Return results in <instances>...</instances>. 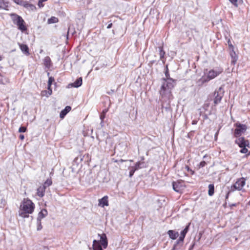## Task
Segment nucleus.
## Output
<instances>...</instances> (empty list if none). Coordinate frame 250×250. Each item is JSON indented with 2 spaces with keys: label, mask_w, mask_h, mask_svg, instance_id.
<instances>
[{
  "label": "nucleus",
  "mask_w": 250,
  "mask_h": 250,
  "mask_svg": "<svg viewBox=\"0 0 250 250\" xmlns=\"http://www.w3.org/2000/svg\"><path fill=\"white\" fill-rule=\"evenodd\" d=\"M112 26V23H110V24H109L107 25V28L108 29H109V28H111Z\"/></svg>",
  "instance_id": "43"
},
{
  "label": "nucleus",
  "mask_w": 250,
  "mask_h": 250,
  "mask_svg": "<svg viewBox=\"0 0 250 250\" xmlns=\"http://www.w3.org/2000/svg\"><path fill=\"white\" fill-rule=\"evenodd\" d=\"M47 75H48V76H49V72H48V73H47Z\"/></svg>",
  "instance_id": "48"
},
{
  "label": "nucleus",
  "mask_w": 250,
  "mask_h": 250,
  "mask_svg": "<svg viewBox=\"0 0 250 250\" xmlns=\"http://www.w3.org/2000/svg\"><path fill=\"white\" fill-rule=\"evenodd\" d=\"M43 1H42V0H40L38 2V6L40 7H42L43 6Z\"/></svg>",
  "instance_id": "38"
},
{
  "label": "nucleus",
  "mask_w": 250,
  "mask_h": 250,
  "mask_svg": "<svg viewBox=\"0 0 250 250\" xmlns=\"http://www.w3.org/2000/svg\"><path fill=\"white\" fill-rule=\"evenodd\" d=\"M7 3L4 0H0V9H6L7 7Z\"/></svg>",
  "instance_id": "25"
},
{
  "label": "nucleus",
  "mask_w": 250,
  "mask_h": 250,
  "mask_svg": "<svg viewBox=\"0 0 250 250\" xmlns=\"http://www.w3.org/2000/svg\"><path fill=\"white\" fill-rule=\"evenodd\" d=\"M173 189L177 192L181 193L185 188L184 182L177 181L172 183Z\"/></svg>",
  "instance_id": "9"
},
{
  "label": "nucleus",
  "mask_w": 250,
  "mask_h": 250,
  "mask_svg": "<svg viewBox=\"0 0 250 250\" xmlns=\"http://www.w3.org/2000/svg\"><path fill=\"white\" fill-rule=\"evenodd\" d=\"M247 155H250V151L249 152L248 154H247Z\"/></svg>",
  "instance_id": "46"
},
{
  "label": "nucleus",
  "mask_w": 250,
  "mask_h": 250,
  "mask_svg": "<svg viewBox=\"0 0 250 250\" xmlns=\"http://www.w3.org/2000/svg\"><path fill=\"white\" fill-rule=\"evenodd\" d=\"M46 188L44 186H41L37 189V194L40 197H42L44 195Z\"/></svg>",
  "instance_id": "16"
},
{
  "label": "nucleus",
  "mask_w": 250,
  "mask_h": 250,
  "mask_svg": "<svg viewBox=\"0 0 250 250\" xmlns=\"http://www.w3.org/2000/svg\"><path fill=\"white\" fill-rule=\"evenodd\" d=\"M43 64L46 68H49L51 65V61L49 57L46 56L43 59Z\"/></svg>",
  "instance_id": "17"
},
{
  "label": "nucleus",
  "mask_w": 250,
  "mask_h": 250,
  "mask_svg": "<svg viewBox=\"0 0 250 250\" xmlns=\"http://www.w3.org/2000/svg\"><path fill=\"white\" fill-rule=\"evenodd\" d=\"M107 111H108V109H105L103 110V111L102 113L104 115H105V114L106 113V112Z\"/></svg>",
  "instance_id": "41"
},
{
  "label": "nucleus",
  "mask_w": 250,
  "mask_h": 250,
  "mask_svg": "<svg viewBox=\"0 0 250 250\" xmlns=\"http://www.w3.org/2000/svg\"><path fill=\"white\" fill-rule=\"evenodd\" d=\"M52 184V180L50 179H47L45 182L44 183V184L42 185V186H44V188H46L47 187L51 186Z\"/></svg>",
  "instance_id": "27"
},
{
  "label": "nucleus",
  "mask_w": 250,
  "mask_h": 250,
  "mask_svg": "<svg viewBox=\"0 0 250 250\" xmlns=\"http://www.w3.org/2000/svg\"><path fill=\"white\" fill-rule=\"evenodd\" d=\"M19 138L21 140H23L24 138V136L23 135H20V136H19Z\"/></svg>",
  "instance_id": "42"
},
{
  "label": "nucleus",
  "mask_w": 250,
  "mask_h": 250,
  "mask_svg": "<svg viewBox=\"0 0 250 250\" xmlns=\"http://www.w3.org/2000/svg\"><path fill=\"white\" fill-rule=\"evenodd\" d=\"M135 171H136L135 169L132 167H131L130 168V171H129V176L130 177H131L133 175V174H134V173Z\"/></svg>",
  "instance_id": "31"
},
{
  "label": "nucleus",
  "mask_w": 250,
  "mask_h": 250,
  "mask_svg": "<svg viewBox=\"0 0 250 250\" xmlns=\"http://www.w3.org/2000/svg\"><path fill=\"white\" fill-rule=\"evenodd\" d=\"M197 121H196V120H193V121H192V125H196V124H197Z\"/></svg>",
  "instance_id": "44"
},
{
  "label": "nucleus",
  "mask_w": 250,
  "mask_h": 250,
  "mask_svg": "<svg viewBox=\"0 0 250 250\" xmlns=\"http://www.w3.org/2000/svg\"><path fill=\"white\" fill-rule=\"evenodd\" d=\"M166 78L163 79V84L161 86L160 94L164 100L170 99L172 97L171 89L174 87V81L169 77L167 71L166 72Z\"/></svg>",
  "instance_id": "1"
},
{
  "label": "nucleus",
  "mask_w": 250,
  "mask_h": 250,
  "mask_svg": "<svg viewBox=\"0 0 250 250\" xmlns=\"http://www.w3.org/2000/svg\"><path fill=\"white\" fill-rule=\"evenodd\" d=\"M159 51L160 59L162 60L165 55V52L163 50L162 47H159Z\"/></svg>",
  "instance_id": "24"
},
{
  "label": "nucleus",
  "mask_w": 250,
  "mask_h": 250,
  "mask_svg": "<svg viewBox=\"0 0 250 250\" xmlns=\"http://www.w3.org/2000/svg\"><path fill=\"white\" fill-rule=\"evenodd\" d=\"M194 246V244H193L191 247H190V248L189 249V250H191V249H192L193 248Z\"/></svg>",
  "instance_id": "45"
},
{
  "label": "nucleus",
  "mask_w": 250,
  "mask_h": 250,
  "mask_svg": "<svg viewBox=\"0 0 250 250\" xmlns=\"http://www.w3.org/2000/svg\"><path fill=\"white\" fill-rule=\"evenodd\" d=\"M235 142L242 149L240 150L241 153H247L248 152V148H250V143L248 140H246L244 137H238L235 141Z\"/></svg>",
  "instance_id": "5"
},
{
  "label": "nucleus",
  "mask_w": 250,
  "mask_h": 250,
  "mask_svg": "<svg viewBox=\"0 0 250 250\" xmlns=\"http://www.w3.org/2000/svg\"><path fill=\"white\" fill-rule=\"evenodd\" d=\"M58 21V19L56 17H51L47 21V23L49 24L57 23Z\"/></svg>",
  "instance_id": "23"
},
{
  "label": "nucleus",
  "mask_w": 250,
  "mask_h": 250,
  "mask_svg": "<svg viewBox=\"0 0 250 250\" xmlns=\"http://www.w3.org/2000/svg\"><path fill=\"white\" fill-rule=\"evenodd\" d=\"M24 7L29 8L32 10L35 9V6L32 4L28 3L27 2L25 1L24 4Z\"/></svg>",
  "instance_id": "26"
},
{
  "label": "nucleus",
  "mask_w": 250,
  "mask_h": 250,
  "mask_svg": "<svg viewBox=\"0 0 250 250\" xmlns=\"http://www.w3.org/2000/svg\"><path fill=\"white\" fill-rule=\"evenodd\" d=\"M99 206L102 207H104V206H108V197L107 196H105L103 197L102 198L99 200Z\"/></svg>",
  "instance_id": "13"
},
{
  "label": "nucleus",
  "mask_w": 250,
  "mask_h": 250,
  "mask_svg": "<svg viewBox=\"0 0 250 250\" xmlns=\"http://www.w3.org/2000/svg\"><path fill=\"white\" fill-rule=\"evenodd\" d=\"M10 17L13 22L17 25L19 30L22 32L27 30V28L25 25V22L21 16L16 14L13 13L10 14Z\"/></svg>",
  "instance_id": "4"
},
{
  "label": "nucleus",
  "mask_w": 250,
  "mask_h": 250,
  "mask_svg": "<svg viewBox=\"0 0 250 250\" xmlns=\"http://www.w3.org/2000/svg\"><path fill=\"white\" fill-rule=\"evenodd\" d=\"M37 225H38L37 230H40L42 229L41 220H37Z\"/></svg>",
  "instance_id": "30"
},
{
  "label": "nucleus",
  "mask_w": 250,
  "mask_h": 250,
  "mask_svg": "<svg viewBox=\"0 0 250 250\" xmlns=\"http://www.w3.org/2000/svg\"><path fill=\"white\" fill-rule=\"evenodd\" d=\"M17 4L21 5L24 6L25 1L23 0H13Z\"/></svg>",
  "instance_id": "29"
},
{
  "label": "nucleus",
  "mask_w": 250,
  "mask_h": 250,
  "mask_svg": "<svg viewBox=\"0 0 250 250\" xmlns=\"http://www.w3.org/2000/svg\"><path fill=\"white\" fill-rule=\"evenodd\" d=\"M48 214L47 211L45 209H43L39 213L37 220H41L42 218L47 216Z\"/></svg>",
  "instance_id": "18"
},
{
  "label": "nucleus",
  "mask_w": 250,
  "mask_h": 250,
  "mask_svg": "<svg viewBox=\"0 0 250 250\" xmlns=\"http://www.w3.org/2000/svg\"><path fill=\"white\" fill-rule=\"evenodd\" d=\"M35 205L31 200L27 199H24L20 206L19 211V216L22 218H28L29 214L34 211Z\"/></svg>",
  "instance_id": "2"
},
{
  "label": "nucleus",
  "mask_w": 250,
  "mask_h": 250,
  "mask_svg": "<svg viewBox=\"0 0 250 250\" xmlns=\"http://www.w3.org/2000/svg\"><path fill=\"white\" fill-rule=\"evenodd\" d=\"M185 236H183V235L181 234L179 238V241H183L184 238H185Z\"/></svg>",
  "instance_id": "40"
},
{
  "label": "nucleus",
  "mask_w": 250,
  "mask_h": 250,
  "mask_svg": "<svg viewBox=\"0 0 250 250\" xmlns=\"http://www.w3.org/2000/svg\"><path fill=\"white\" fill-rule=\"evenodd\" d=\"M222 72L223 69L221 68L210 70L208 73H205L204 75L198 80L197 83L199 86H202L204 83L216 77Z\"/></svg>",
  "instance_id": "3"
},
{
  "label": "nucleus",
  "mask_w": 250,
  "mask_h": 250,
  "mask_svg": "<svg viewBox=\"0 0 250 250\" xmlns=\"http://www.w3.org/2000/svg\"><path fill=\"white\" fill-rule=\"evenodd\" d=\"M236 128L234 130V135L235 137L238 138L241 136L245 132L247 129V126L244 124H241L239 123H237L235 124Z\"/></svg>",
  "instance_id": "6"
},
{
  "label": "nucleus",
  "mask_w": 250,
  "mask_h": 250,
  "mask_svg": "<svg viewBox=\"0 0 250 250\" xmlns=\"http://www.w3.org/2000/svg\"><path fill=\"white\" fill-rule=\"evenodd\" d=\"M207 163L205 161H202L200 163L199 165V167H203L206 165Z\"/></svg>",
  "instance_id": "35"
},
{
  "label": "nucleus",
  "mask_w": 250,
  "mask_h": 250,
  "mask_svg": "<svg viewBox=\"0 0 250 250\" xmlns=\"http://www.w3.org/2000/svg\"><path fill=\"white\" fill-rule=\"evenodd\" d=\"M235 7H238L237 1L238 0H229Z\"/></svg>",
  "instance_id": "34"
},
{
  "label": "nucleus",
  "mask_w": 250,
  "mask_h": 250,
  "mask_svg": "<svg viewBox=\"0 0 250 250\" xmlns=\"http://www.w3.org/2000/svg\"><path fill=\"white\" fill-rule=\"evenodd\" d=\"M144 162H137L134 167H132L135 170H137L140 168L144 167Z\"/></svg>",
  "instance_id": "21"
},
{
  "label": "nucleus",
  "mask_w": 250,
  "mask_h": 250,
  "mask_svg": "<svg viewBox=\"0 0 250 250\" xmlns=\"http://www.w3.org/2000/svg\"><path fill=\"white\" fill-rule=\"evenodd\" d=\"M189 226V224L188 226H186V227L184 229V230H183L181 231V234L183 235L184 236H186L187 233L188 232V230Z\"/></svg>",
  "instance_id": "28"
},
{
  "label": "nucleus",
  "mask_w": 250,
  "mask_h": 250,
  "mask_svg": "<svg viewBox=\"0 0 250 250\" xmlns=\"http://www.w3.org/2000/svg\"><path fill=\"white\" fill-rule=\"evenodd\" d=\"M71 107L70 106H66L64 109L61 111L60 114V117L63 119L65 116L71 110Z\"/></svg>",
  "instance_id": "15"
},
{
  "label": "nucleus",
  "mask_w": 250,
  "mask_h": 250,
  "mask_svg": "<svg viewBox=\"0 0 250 250\" xmlns=\"http://www.w3.org/2000/svg\"><path fill=\"white\" fill-rule=\"evenodd\" d=\"M82 84V78L81 77L78 78V79L76 80V81L73 83H69L67 87L69 88L70 87H76V88H78L79 87H80V86H81Z\"/></svg>",
  "instance_id": "12"
},
{
  "label": "nucleus",
  "mask_w": 250,
  "mask_h": 250,
  "mask_svg": "<svg viewBox=\"0 0 250 250\" xmlns=\"http://www.w3.org/2000/svg\"><path fill=\"white\" fill-rule=\"evenodd\" d=\"M93 250H103L99 241L94 240L93 242Z\"/></svg>",
  "instance_id": "19"
},
{
  "label": "nucleus",
  "mask_w": 250,
  "mask_h": 250,
  "mask_svg": "<svg viewBox=\"0 0 250 250\" xmlns=\"http://www.w3.org/2000/svg\"><path fill=\"white\" fill-rule=\"evenodd\" d=\"M47 0H42V1H47Z\"/></svg>",
  "instance_id": "47"
},
{
  "label": "nucleus",
  "mask_w": 250,
  "mask_h": 250,
  "mask_svg": "<svg viewBox=\"0 0 250 250\" xmlns=\"http://www.w3.org/2000/svg\"><path fill=\"white\" fill-rule=\"evenodd\" d=\"M54 81V78L52 77H50L48 79V91L44 90L42 92V96H45L46 97H48L49 96L51 95L52 91L51 89V85L52 83V82Z\"/></svg>",
  "instance_id": "10"
},
{
  "label": "nucleus",
  "mask_w": 250,
  "mask_h": 250,
  "mask_svg": "<svg viewBox=\"0 0 250 250\" xmlns=\"http://www.w3.org/2000/svg\"><path fill=\"white\" fill-rule=\"evenodd\" d=\"M167 234H168L169 237L172 239H175L178 236L179 234L177 232H176L173 230H169L167 232Z\"/></svg>",
  "instance_id": "20"
},
{
  "label": "nucleus",
  "mask_w": 250,
  "mask_h": 250,
  "mask_svg": "<svg viewBox=\"0 0 250 250\" xmlns=\"http://www.w3.org/2000/svg\"><path fill=\"white\" fill-rule=\"evenodd\" d=\"M105 115H104L102 113H101V114L100 115V118L101 120V122L100 124L102 126H103L104 120L105 118Z\"/></svg>",
  "instance_id": "32"
},
{
  "label": "nucleus",
  "mask_w": 250,
  "mask_h": 250,
  "mask_svg": "<svg viewBox=\"0 0 250 250\" xmlns=\"http://www.w3.org/2000/svg\"><path fill=\"white\" fill-rule=\"evenodd\" d=\"M19 45L20 46L21 50L23 53H24L26 55H29V48L27 45L21 43H19Z\"/></svg>",
  "instance_id": "14"
},
{
  "label": "nucleus",
  "mask_w": 250,
  "mask_h": 250,
  "mask_svg": "<svg viewBox=\"0 0 250 250\" xmlns=\"http://www.w3.org/2000/svg\"><path fill=\"white\" fill-rule=\"evenodd\" d=\"M224 95V92L222 87H220L217 90H215L213 94V102L215 105L220 103Z\"/></svg>",
  "instance_id": "8"
},
{
  "label": "nucleus",
  "mask_w": 250,
  "mask_h": 250,
  "mask_svg": "<svg viewBox=\"0 0 250 250\" xmlns=\"http://www.w3.org/2000/svg\"><path fill=\"white\" fill-rule=\"evenodd\" d=\"M245 184V179L244 178L238 179L235 184L231 186V191H234L236 190H241Z\"/></svg>",
  "instance_id": "7"
},
{
  "label": "nucleus",
  "mask_w": 250,
  "mask_h": 250,
  "mask_svg": "<svg viewBox=\"0 0 250 250\" xmlns=\"http://www.w3.org/2000/svg\"><path fill=\"white\" fill-rule=\"evenodd\" d=\"M232 192L231 191V189L228 192V193H227L226 195V200H227L228 198H229V195L230 194V193Z\"/></svg>",
  "instance_id": "39"
},
{
  "label": "nucleus",
  "mask_w": 250,
  "mask_h": 250,
  "mask_svg": "<svg viewBox=\"0 0 250 250\" xmlns=\"http://www.w3.org/2000/svg\"><path fill=\"white\" fill-rule=\"evenodd\" d=\"M231 56H232V57H233V55H232V53L231 54Z\"/></svg>",
  "instance_id": "49"
},
{
  "label": "nucleus",
  "mask_w": 250,
  "mask_h": 250,
  "mask_svg": "<svg viewBox=\"0 0 250 250\" xmlns=\"http://www.w3.org/2000/svg\"><path fill=\"white\" fill-rule=\"evenodd\" d=\"M26 130V127L25 126H21L19 129V132H25Z\"/></svg>",
  "instance_id": "33"
},
{
  "label": "nucleus",
  "mask_w": 250,
  "mask_h": 250,
  "mask_svg": "<svg viewBox=\"0 0 250 250\" xmlns=\"http://www.w3.org/2000/svg\"><path fill=\"white\" fill-rule=\"evenodd\" d=\"M185 168L187 169L188 171L190 172L192 174L194 173V171L192 170L188 166H186Z\"/></svg>",
  "instance_id": "36"
},
{
  "label": "nucleus",
  "mask_w": 250,
  "mask_h": 250,
  "mask_svg": "<svg viewBox=\"0 0 250 250\" xmlns=\"http://www.w3.org/2000/svg\"><path fill=\"white\" fill-rule=\"evenodd\" d=\"M99 236H100V244L103 247L104 249L106 248L107 246V237L104 233H103L102 235L99 234Z\"/></svg>",
  "instance_id": "11"
},
{
  "label": "nucleus",
  "mask_w": 250,
  "mask_h": 250,
  "mask_svg": "<svg viewBox=\"0 0 250 250\" xmlns=\"http://www.w3.org/2000/svg\"><path fill=\"white\" fill-rule=\"evenodd\" d=\"M214 192V187L213 184H209L208 185V194L209 196H212Z\"/></svg>",
  "instance_id": "22"
},
{
  "label": "nucleus",
  "mask_w": 250,
  "mask_h": 250,
  "mask_svg": "<svg viewBox=\"0 0 250 250\" xmlns=\"http://www.w3.org/2000/svg\"><path fill=\"white\" fill-rule=\"evenodd\" d=\"M228 45H229V46L230 48L231 49H233V46L232 45L230 41L229 40H228Z\"/></svg>",
  "instance_id": "37"
}]
</instances>
